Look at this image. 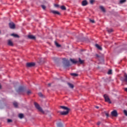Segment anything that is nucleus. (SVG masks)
Here are the masks:
<instances>
[{
  "label": "nucleus",
  "mask_w": 127,
  "mask_h": 127,
  "mask_svg": "<svg viewBox=\"0 0 127 127\" xmlns=\"http://www.w3.org/2000/svg\"><path fill=\"white\" fill-rule=\"evenodd\" d=\"M34 105H35V108H37V110H38L39 112H40L42 114H44V111H43L42 108L40 107V106H39L37 103L35 102Z\"/></svg>",
  "instance_id": "obj_1"
},
{
  "label": "nucleus",
  "mask_w": 127,
  "mask_h": 127,
  "mask_svg": "<svg viewBox=\"0 0 127 127\" xmlns=\"http://www.w3.org/2000/svg\"><path fill=\"white\" fill-rule=\"evenodd\" d=\"M63 61H64V63L65 64V66L66 67H69V66H70V62L68 60L64 58L63 59Z\"/></svg>",
  "instance_id": "obj_2"
},
{
  "label": "nucleus",
  "mask_w": 127,
  "mask_h": 127,
  "mask_svg": "<svg viewBox=\"0 0 127 127\" xmlns=\"http://www.w3.org/2000/svg\"><path fill=\"white\" fill-rule=\"evenodd\" d=\"M104 98L105 100V102H107V103H109V104H112V102L111 101V100L110 99L109 96L107 95L106 94H105L104 95Z\"/></svg>",
  "instance_id": "obj_3"
},
{
  "label": "nucleus",
  "mask_w": 127,
  "mask_h": 127,
  "mask_svg": "<svg viewBox=\"0 0 127 127\" xmlns=\"http://www.w3.org/2000/svg\"><path fill=\"white\" fill-rule=\"evenodd\" d=\"M9 26L11 29H14L15 28V24L12 22L9 23Z\"/></svg>",
  "instance_id": "obj_4"
},
{
  "label": "nucleus",
  "mask_w": 127,
  "mask_h": 127,
  "mask_svg": "<svg viewBox=\"0 0 127 127\" xmlns=\"http://www.w3.org/2000/svg\"><path fill=\"white\" fill-rule=\"evenodd\" d=\"M111 115L112 117H118V112H117V110H114L111 112Z\"/></svg>",
  "instance_id": "obj_5"
},
{
  "label": "nucleus",
  "mask_w": 127,
  "mask_h": 127,
  "mask_svg": "<svg viewBox=\"0 0 127 127\" xmlns=\"http://www.w3.org/2000/svg\"><path fill=\"white\" fill-rule=\"evenodd\" d=\"M26 66L27 67H33L34 66H35V63H27Z\"/></svg>",
  "instance_id": "obj_6"
},
{
  "label": "nucleus",
  "mask_w": 127,
  "mask_h": 127,
  "mask_svg": "<svg viewBox=\"0 0 127 127\" xmlns=\"http://www.w3.org/2000/svg\"><path fill=\"white\" fill-rule=\"evenodd\" d=\"M69 110H66V111L61 112L60 114L62 116H66V115H68V114H69Z\"/></svg>",
  "instance_id": "obj_7"
},
{
  "label": "nucleus",
  "mask_w": 127,
  "mask_h": 127,
  "mask_svg": "<svg viewBox=\"0 0 127 127\" xmlns=\"http://www.w3.org/2000/svg\"><path fill=\"white\" fill-rule=\"evenodd\" d=\"M124 77L125 78H122L121 79L122 81L126 82V83H127V74L126 73H124Z\"/></svg>",
  "instance_id": "obj_8"
},
{
  "label": "nucleus",
  "mask_w": 127,
  "mask_h": 127,
  "mask_svg": "<svg viewBox=\"0 0 127 127\" xmlns=\"http://www.w3.org/2000/svg\"><path fill=\"white\" fill-rule=\"evenodd\" d=\"M28 38H29V39H32L33 40H35V39H36V37L32 35H29L28 36Z\"/></svg>",
  "instance_id": "obj_9"
},
{
  "label": "nucleus",
  "mask_w": 127,
  "mask_h": 127,
  "mask_svg": "<svg viewBox=\"0 0 127 127\" xmlns=\"http://www.w3.org/2000/svg\"><path fill=\"white\" fill-rule=\"evenodd\" d=\"M88 4V1H87V0H84L82 2V6H86Z\"/></svg>",
  "instance_id": "obj_10"
},
{
  "label": "nucleus",
  "mask_w": 127,
  "mask_h": 127,
  "mask_svg": "<svg viewBox=\"0 0 127 127\" xmlns=\"http://www.w3.org/2000/svg\"><path fill=\"white\" fill-rule=\"evenodd\" d=\"M17 92L18 93H19L20 92H23V87L20 86L18 88V89L17 90Z\"/></svg>",
  "instance_id": "obj_11"
},
{
  "label": "nucleus",
  "mask_w": 127,
  "mask_h": 127,
  "mask_svg": "<svg viewBox=\"0 0 127 127\" xmlns=\"http://www.w3.org/2000/svg\"><path fill=\"white\" fill-rule=\"evenodd\" d=\"M70 61H71V62H72L73 64H77V63H79V62H78L77 61H76L72 59H70Z\"/></svg>",
  "instance_id": "obj_12"
},
{
  "label": "nucleus",
  "mask_w": 127,
  "mask_h": 127,
  "mask_svg": "<svg viewBox=\"0 0 127 127\" xmlns=\"http://www.w3.org/2000/svg\"><path fill=\"white\" fill-rule=\"evenodd\" d=\"M60 108L61 109H63V110H66V111H70V109L67 108V107L65 106H60Z\"/></svg>",
  "instance_id": "obj_13"
},
{
  "label": "nucleus",
  "mask_w": 127,
  "mask_h": 127,
  "mask_svg": "<svg viewBox=\"0 0 127 127\" xmlns=\"http://www.w3.org/2000/svg\"><path fill=\"white\" fill-rule=\"evenodd\" d=\"M8 45H9V46H13V43H12V41H11V40H8Z\"/></svg>",
  "instance_id": "obj_14"
},
{
  "label": "nucleus",
  "mask_w": 127,
  "mask_h": 127,
  "mask_svg": "<svg viewBox=\"0 0 127 127\" xmlns=\"http://www.w3.org/2000/svg\"><path fill=\"white\" fill-rule=\"evenodd\" d=\"M67 85L69 86V87L71 89H73L74 88V85H73L72 83L70 82H68Z\"/></svg>",
  "instance_id": "obj_15"
},
{
  "label": "nucleus",
  "mask_w": 127,
  "mask_h": 127,
  "mask_svg": "<svg viewBox=\"0 0 127 127\" xmlns=\"http://www.w3.org/2000/svg\"><path fill=\"white\" fill-rule=\"evenodd\" d=\"M52 13H54V14H58L59 15H60V12L58 11L52 10Z\"/></svg>",
  "instance_id": "obj_16"
},
{
  "label": "nucleus",
  "mask_w": 127,
  "mask_h": 127,
  "mask_svg": "<svg viewBox=\"0 0 127 127\" xmlns=\"http://www.w3.org/2000/svg\"><path fill=\"white\" fill-rule=\"evenodd\" d=\"M100 9L103 11V12H106V9H105V7L103 6H100Z\"/></svg>",
  "instance_id": "obj_17"
},
{
  "label": "nucleus",
  "mask_w": 127,
  "mask_h": 127,
  "mask_svg": "<svg viewBox=\"0 0 127 127\" xmlns=\"http://www.w3.org/2000/svg\"><path fill=\"white\" fill-rule=\"evenodd\" d=\"M95 47H97L99 49V50H102V48H101V46L99 45V44H95Z\"/></svg>",
  "instance_id": "obj_18"
},
{
  "label": "nucleus",
  "mask_w": 127,
  "mask_h": 127,
  "mask_svg": "<svg viewBox=\"0 0 127 127\" xmlns=\"http://www.w3.org/2000/svg\"><path fill=\"white\" fill-rule=\"evenodd\" d=\"M78 60V63H80V64H84V60H81V58H79Z\"/></svg>",
  "instance_id": "obj_19"
},
{
  "label": "nucleus",
  "mask_w": 127,
  "mask_h": 127,
  "mask_svg": "<svg viewBox=\"0 0 127 127\" xmlns=\"http://www.w3.org/2000/svg\"><path fill=\"white\" fill-rule=\"evenodd\" d=\"M13 105L14 106V107H15V108H18V103H17V102H13Z\"/></svg>",
  "instance_id": "obj_20"
},
{
  "label": "nucleus",
  "mask_w": 127,
  "mask_h": 127,
  "mask_svg": "<svg viewBox=\"0 0 127 127\" xmlns=\"http://www.w3.org/2000/svg\"><path fill=\"white\" fill-rule=\"evenodd\" d=\"M57 127H63V125L61 123L57 124Z\"/></svg>",
  "instance_id": "obj_21"
},
{
  "label": "nucleus",
  "mask_w": 127,
  "mask_h": 127,
  "mask_svg": "<svg viewBox=\"0 0 127 127\" xmlns=\"http://www.w3.org/2000/svg\"><path fill=\"white\" fill-rule=\"evenodd\" d=\"M61 9H62L63 10H66V7L64 5H62L61 6Z\"/></svg>",
  "instance_id": "obj_22"
},
{
  "label": "nucleus",
  "mask_w": 127,
  "mask_h": 127,
  "mask_svg": "<svg viewBox=\"0 0 127 127\" xmlns=\"http://www.w3.org/2000/svg\"><path fill=\"white\" fill-rule=\"evenodd\" d=\"M55 45L57 46V47H61V45L58 44V43L57 42H55Z\"/></svg>",
  "instance_id": "obj_23"
},
{
  "label": "nucleus",
  "mask_w": 127,
  "mask_h": 127,
  "mask_svg": "<svg viewBox=\"0 0 127 127\" xmlns=\"http://www.w3.org/2000/svg\"><path fill=\"white\" fill-rule=\"evenodd\" d=\"M18 117L20 119H22V118H23V114H19L18 115Z\"/></svg>",
  "instance_id": "obj_24"
},
{
  "label": "nucleus",
  "mask_w": 127,
  "mask_h": 127,
  "mask_svg": "<svg viewBox=\"0 0 127 127\" xmlns=\"http://www.w3.org/2000/svg\"><path fill=\"white\" fill-rule=\"evenodd\" d=\"M70 75L71 76H73L74 77H77V76H78V74L77 73H71Z\"/></svg>",
  "instance_id": "obj_25"
},
{
  "label": "nucleus",
  "mask_w": 127,
  "mask_h": 127,
  "mask_svg": "<svg viewBox=\"0 0 127 127\" xmlns=\"http://www.w3.org/2000/svg\"><path fill=\"white\" fill-rule=\"evenodd\" d=\"M127 1V0H121L120 1V3H124V2H126Z\"/></svg>",
  "instance_id": "obj_26"
},
{
  "label": "nucleus",
  "mask_w": 127,
  "mask_h": 127,
  "mask_svg": "<svg viewBox=\"0 0 127 127\" xmlns=\"http://www.w3.org/2000/svg\"><path fill=\"white\" fill-rule=\"evenodd\" d=\"M112 73V69H110L108 72V75H111Z\"/></svg>",
  "instance_id": "obj_27"
},
{
  "label": "nucleus",
  "mask_w": 127,
  "mask_h": 127,
  "mask_svg": "<svg viewBox=\"0 0 127 127\" xmlns=\"http://www.w3.org/2000/svg\"><path fill=\"white\" fill-rule=\"evenodd\" d=\"M11 36H13L14 37H18V36L17 35V34H12Z\"/></svg>",
  "instance_id": "obj_28"
},
{
  "label": "nucleus",
  "mask_w": 127,
  "mask_h": 127,
  "mask_svg": "<svg viewBox=\"0 0 127 127\" xmlns=\"http://www.w3.org/2000/svg\"><path fill=\"white\" fill-rule=\"evenodd\" d=\"M107 31L108 32H109V33H111V32H113V29H108Z\"/></svg>",
  "instance_id": "obj_29"
},
{
  "label": "nucleus",
  "mask_w": 127,
  "mask_h": 127,
  "mask_svg": "<svg viewBox=\"0 0 127 127\" xmlns=\"http://www.w3.org/2000/svg\"><path fill=\"white\" fill-rule=\"evenodd\" d=\"M38 95L39 96V97H41V98H42V97H43V95L41 92L38 93Z\"/></svg>",
  "instance_id": "obj_30"
},
{
  "label": "nucleus",
  "mask_w": 127,
  "mask_h": 127,
  "mask_svg": "<svg viewBox=\"0 0 127 127\" xmlns=\"http://www.w3.org/2000/svg\"><path fill=\"white\" fill-rule=\"evenodd\" d=\"M31 93V91H30V90L27 91V95H30Z\"/></svg>",
  "instance_id": "obj_31"
},
{
  "label": "nucleus",
  "mask_w": 127,
  "mask_h": 127,
  "mask_svg": "<svg viewBox=\"0 0 127 127\" xmlns=\"http://www.w3.org/2000/svg\"><path fill=\"white\" fill-rule=\"evenodd\" d=\"M41 7L43 8V9H45V8H46V6H45V5H42Z\"/></svg>",
  "instance_id": "obj_32"
},
{
  "label": "nucleus",
  "mask_w": 127,
  "mask_h": 127,
  "mask_svg": "<svg viewBox=\"0 0 127 127\" xmlns=\"http://www.w3.org/2000/svg\"><path fill=\"white\" fill-rule=\"evenodd\" d=\"M124 114L125 115V116H126L127 117V111L124 110Z\"/></svg>",
  "instance_id": "obj_33"
},
{
  "label": "nucleus",
  "mask_w": 127,
  "mask_h": 127,
  "mask_svg": "<svg viewBox=\"0 0 127 127\" xmlns=\"http://www.w3.org/2000/svg\"><path fill=\"white\" fill-rule=\"evenodd\" d=\"M7 123H12V120L11 119H8Z\"/></svg>",
  "instance_id": "obj_34"
},
{
  "label": "nucleus",
  "mask_w": 127,
  "mask_h": 127,
  "mask_svg": "<svg viewBox=\"0 0 127 127\" xmlns=\"http://www.w3.org/2000/svg\"><path fill=\"white\" fill-rule=\"evenodd\" d=\"M94 1H95L94 0H90V2L91 4H93V3H94Z\"/></svg>",
  "instance_id": "obj_35"
},
{
  "label": "nucleus",
  "mask_w": 127,
  "mask_h": 127,
  "mask_svg": "<svg viewBox=\"0 0 127 127\" xmlns=\"http://www.w3.org/2000/svg\"><path fill=\"white\" fill-rule=\"evenodd\" d=\"M89 20L91 22V23H95V20L92 19H90Z\"/></svg>",
  "instance_id": "obj_36"
},
{
  "label": "nucleus",
  "mask_w": 127,
  "mask_h": 127,
  "mask_svg": "<svg viewBox=\"0 0 127 127\" xmlns=\"http://www.w3.org/2000/svg\"><path fill=\"white\" fill-rule=\"evenodd\" d=\"M105 115H106V117H107V118H109V113H106V112H105Z\"/></svg>",
  "instance_id": "obj_37"
},
{
  "label": "nucleus",
  "mask_w": 127,
  "mask_h": 127,
  "mask_svg": "<svg viewBox=\"0 0 127 127\" xmlns=\"http://www.w3.org/2000/svg\"><path fill=\"white\" fill-rule=\"evenodd\" d=\"M55 7H59V5H58L57 4H55Z\"/></svg>",
  "instance_id": "obj_38"
},
{
  "label": "nucleus",
  "mask_w": 127,
  "mask_h": 127,
  "mask_svg": "<svg viewBox=\"0 0 127 127\" xmlns=\"http://www.w3.org/2000/svg\"><path fill=\"white\" fill-rule=\"evenodd\" d=\"M100 125H101V122H98L97 123V126H100Z\"/></svg>",
  "instance_id": "obj_39"
},
{
  "label": "nucleus",
  "mask_w": 127,
  "mask_h": 127,
  "mask_svg": "<svg viewBox=\"0 0 127 127\" xmlns=\"http://www.w3.org/2000/svg\"><path fill=\"white\" fill-rule=\"evenodd\" d=\"M48 85L49 87H50V86H51V83H49Z\"/></svg>",
  "instance_id": "obj_40"
},
{
  "label": "nucleus",
  "mask_w": 127,
  "mask_h": 127,
  "mask_svg": "<svg viewBox=\"0 0 127 127\" xmlns=\"http://www.w3.org/2000/svg\"><path fill=\"white\" fill-rule=\"evenodd\" d=\"M96 109H99V106H96Z\"/></svg>",
  "instance_id": "obj_41"
},
{
  "label": "nucleus",
  "mask_w": 127,
  "mask_h": 127,
  "mask_svg": "<svg viewBox=\"0 0 127 127\" xmlns=\"http://www.w3.org/2000/svg\"><path fill=\"white\" fill-rule=\"evenodd\" d=\"M97 57H99V55H96Z\"/></svg>",
  "instance_id": "obj_42"
},
{
  "label": "nucleus",
  "mask_w": 127,
  "mask_h": 127,
  "mask_svg": "<svg viewBox=\"0 0 127 127\" xmlns=\"http://www.w3.org/2000/svg\"><path fill=\"white\" fill-rule=\"evenodd\" d=\"M1 88V85L0 84V89Z\"/></svg>",
  "instance_id": "obj_43"
}]
</instances>
